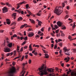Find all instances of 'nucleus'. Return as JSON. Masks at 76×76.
<instances>
[{
	"mask_svg": "<svg viewBox=\"0 0 76 76\" xmlns=\"http://www.w3.org/2000/svg\"><path fill=\"white\" fill-rule=\"evenodd\" d=\"M39 70L40 72H39L40 74V76H43V75H47L48 74V72L47 70H48V72H54L53 69L51 70V69H47V67L45 66H42L40 68H39Z\"/></svg>",
	"mask_w": 76,
	"mask_h": 76,
	"instance_id": "f257e3e1",
	"label": "nucleus"
},
{
	"mask_svg": "<svg viewBox=\"0 0 76 76\" xmlns=\"http://www.w3.org/2000/svg\"><path fill=\"white\" fill-rule=\"evenodd\" d=\"M60 8H60L56 7L55 9L54 12L57 15H60L63 12V8L61 7Z\"/></svg>",
	"mask_w": 76,
	"mask_h": 76,
	"instance_id": "f03ea898",
	"label": "nucleus"
},
{
	"mask_svg": "<svg viewBox=\"0 0 76 76\" xmlns=\"http://www.w3.org/2000/svg\"><path fill=\"white\" fill-rule=\"evenodd\" d=\"M16 72V70L15 68H13L11 69L10 71L9 72L10 76H13V74Z\"/></svg>",
	"mask_w": 76,
	"mask_h": 76,
	"instance_id": "7ed1b4c3",
	"label": "nucleus"
},
{
	"mask_svg": "<svg viewBox=\"0 0 76 76\" xmlns=\"http://www.w3.org/2000/svg\"><path fill=\"white\" fill-rule=\"evenodd\" d=\"M17 38V39H21V40H22L23 39L25 41H26V40H28V37H20L19 36H18Z\"/></svg>",
	"mask_w": 76,
	"mask_h": 76,
	"instance_id": "20e7f679",
	"label": "nucleus"
},
{
	"mask_svg": "<svg viewBox=\"0 0 76 76\" xmlns=\"http://www.w3.org/2000/svg\"><path fill=\"white\" fill-rule=\"evenodd\" d=\"M3 11V13H6V12H7L8 11V10H7V7H4L2 9Z\"/></svg>",
	"mask_w": 76,
	"mask_h": 76,
	"instance_id": "39448f33",
	"label": "nucleus"
},
{
	"mask_svg": "<svg viewBox=\"0 0 76 76\" xmlns=\"http://www.w3.org/2000/svg\"><path fill=\"white\" fill-rule=\"evenodd\" d=\"M28 63L26 62V63H23L22 64V66H23V71H22L21 72L20 74H22V73L24 72V71L25 70V69L24 68V67H25V64H27Z\"/></svg>",
	"mask_w": 76,
	"mask_h": 76,
	"instance_id": "423d86ee",
	"label": "nucleus"
},
{
	"mask_svg": "<svg viewBox=\"0 0 76 76\" xmlns=\"http://www.w3.org/2000/svg\"><path fill=\"white\" fill-rule=\"evenodd\" d=\"M4 51L5 53H9L10 51V49L9 48H7L4 49Z\"/></svg>",
	"mask_w": 76,
	"mask_h": 76,
	"instance_id": "0eeeda50",
	"label": "nucleus"
},
{
	"mask_svg": "<svg viewBox=\"0 0 76 76\" xmlns=\"http://www.w3.org/2000/svg\"><path fill=\"white\" fill-rule=\"evenodd\" d=\"M34 35V34L33 33V32H31L30 33H28V36L29 37H33Z\"/></svg>",
	"mask_w": 76,
	"mask_h": 76,
	"instance_id": "6e6552de",
	"label": "nucleus"
},
{
	"mask_svg": "<svg viewBox=\"0 0 76 76\" xmlns=\"http://www.w3.org/2000/svg\"><path fill=\"white\" fill-rule=\"evenodd\" d=\"M57 24L58 26H59L60 27V26H61L62 25V23H61L60 22L58 21L57 22Z\"/></svg>",
	"mask_w": 76,
	"mask_h": 76,
	"instance_id": "1a4fd4ad",
	"label": "nucleus"
},
{
	"mask_svg": "<svg viewBox=\"0 0 76 76\" xmlns=\"http://www.w3.org/2000/svg\"><path fill=\"white\" fill-rule=\"evenodd\" d=\"M12 17L14 18L13 19H16V13H13Z\"/></svg>",
	"mask_w": 76,
	"mask_h": 76,
	"instance_id": "9d476101",
	"label": "nucleus"
},
{
	"mask_svg": "<svg viewBox=\"0 0 76 76\" xmlns=\"http://www.w3.org/2000/svg\"><path fill=\"white\" fill-rule=\"evenodd\" d=\"M7 23L8 24V25H10V20L9 19H7Z\"/></svg>",
	"mask_w": 76,
	"mask_h": 76,
	"instance_id": "9b49d317",
	"label": "nucleus"
},
{
	"mask_svg": "<svg viewBox=\"0 0 76 76\" xmlns=\"http://www.w3.org/2000/svg\"><path fill=\"white\" fill-rule=\"evenodd\" d=\"M67 3V1H66L64 2V3L63 2L62 3V5L63 7H64V6H65V4H64L65 3Z\"/></svg>",
	"mask_w": 76,
	"mask_h": 76,
	"instance_id": "f8f14e48",
	"label": "nucleus"
},
{
	"mask_svg": "<svg viewBox=\"0 0 76 76\" xmlns=\"http://www.w3.org/2000/svg\"><path fill=\"white\" fill-rule=\"evenodd\" d=\"M64 50L65 52H66V51H69L70 49H67L66 48H64Z\"/></svg>",
	"mask_w": 76,
	"mask_h": 76,
	"instance_id": "ddd939ff",
	"label": "nucleus"
},
{
	"mask_svg": "<svg viewBox=\"0 0 76 76\" xmlns=\"http://www.w3.org/2000/svg\"><path fill=\"white\" fill-rule=\"evenodd\" d=\"M22 19H23V18H22V17H20L18 18L17 20H18V22H19V21H20V20H22Z\"/></svg>",
	"mask_w": 76,
	"mask_h": 76,
	"instance_id": "4468645a",
	"label": "nucleus"
},
{
	"mask_svg": "<svg viewBox=\"0 0 76 76\" xmlns=\"http://www.w3.org/2000/svg\"><path fill=\"white\" fill-rule=\"evenodd\" d=\"M30 21H31V23H35V21L34 20H33V19H29Z\"/></svg>",
	"mask_w": 76,
	"mask_h": 76,
	"instance_id": "2eb2a0df",
	"label": "nucleus"
},
{
	"mask_svg": "<svg viewBox=\"0 0 76 76\" xmlns=\"http://www.w3.org/2000/svg\"><path fill=\"white\" fill-rule=\"evenodd\" d=\"M42 23L41 22V21H39L38 22V25H39V26H41V24Z\"/></svg>",
	"mask_w": 76,
	"mask_h": 76,
	"instance_id": "dca6fc26",
	"label": "nucleus"
},
{
	"mask_svg": "<svg viewBox=\"0 0 76 76\" xmlns=\"http://www.w3.org/2000/svg\"><path fill=\"white\" fill-rule=\"evenodd\" d=\"M7 45L8 46V47H10V48H11L12 45V43H9Z\"/></svg>",
	"mask_w": 76,
	"mask_h": 76,
	"instance_id": "f3484780",
	"label": "nucleus"
},
{
	"mask_svg": "<svg viewBox=\"0 0 76 76\" xmlns=\"http://www.w3.org/2000/svg\"><path fill=\"white\" fill-rule=\"evenodd\" d=\"M13 37H17V35L16 34H14L13 36H11V39H13Z\"/></svg>",
	"mask_w": 76,
	"mask_h": 76,
	"instance_id": "a211bd4d",
	"label": "nucleus"
},
{
	"mask_svg": "<svg viewBox=\"0 0 76 76\" xmlns=\"http://www.w3.org/2000/svg\"><path fill=\"white\" fill-rule=\"evenodd\" d=\"M45 58H48L49 56H48V54H45Z\"/></svg>",
	"mask_w": 76,
	"mask_h": 76,
	"instance_id": "6ab92c4d",
	"label": "nucleus"
},
{
	"mask_svg": "<svg viewBox=\"0 0 76 76\" xmlns=\"http://www.w3.org/2000/svg\"><path fill=\"white\" fill-rule=\"evenodd\" d=\"M26 25H27V24H25L23 25H21V26L20 27V28H23L24 27H25L26 26Z\"/></svg>",
	"mask_w": 76,
	"mask_h": 76,
	"instance_id": "aec40b11",
	"label": "nucleus"
},
{
	"mask_svg": "<svg viewBox=\"0 0 76 76\" xmlns=\"http://www.w3.org/2000/svg\"><path fill=\"white\" fill-rule=\"evenodd\" d=\"M71 75L72 76H76V73H71Z\"/></svg>",
	"mask_w": 76,
	"mask_h": 76,
	"instance_id": "412c9836",
	"label": "nucleus"
},
{
	"mask_svg": "<svg viewBox=\"0 0 76 76\" xmlns=\"http://www.w3.org/2000/svg\"><path fill=\"white\" fill-rule=\"evenodd\" d=\"M21 57V56H19L15 58L13 60H16L17 58H20Z\"/></svg>",
	"mask_w": 76,
	"mask_h": 76,
	"instance_id": "4be33fe9",
	"label": "nucleus"
},
{
	"mask_svg": "<svg viewBox=\"0 0 76 76\" xmlns=\"http://www.w3.org/2000/svg\"><path fill=\"white\" fill-rule=\"evenodd\" d=\"M72 50H73V52L74 53H76V49H72Z\"/></svg>",
	"mask_w": 76,
	"mask_h": 76,
	"instance_id": "5701e85b",
	"label": "nucleus"
},
{
	"mask_svg": "<svg viewBox=\"0 0 76 76\" xmlns=\"http://www.w3.org/2000/svg\"><path fill=\"white\" fill-rule=\"evenodd\" d=\"M26 11H27L28 13L29 14V15H31V12H30V11H29V10L27 9L26 10Z\"/></svg>",
	"mask_w": 76,
	"mask_h": 76,
	"instance_id": "b1692460",
	"label": "nucleus"
},
{
	"mask_svg": "<svg viewBox=\"0 0 76 76\" xmlns=\"http://www.w3.org/2000/svg\"><path fill=\"white\" fill-rule=\"evenodd\" d=\"M42 50H43L44 53H48V52L47 51L44 50L43 49H42Z\"/></svg>",
	"mask_w": 76,
	"mask_h": 76,
	"instance_id": "393cba45",
	"label": "nucleus"
},
{
	"mask_svg": "<svg viewBox=\"0 0 76 76\" xmlns=\"http://www.w3.org/2000/svg\"><path fill=\"white\" fill-rule=\"evenodd\" d=\"M62 28H61V29H63V30H64V29H66V26H62Z\"/></svg>",
	"mask_w": 76,
	"mask_h": 76,
	"instance_id": "a878e982",
	"label": "nucleus"
},
{
	"mask_svg": "<svg viewBox=\"0 0 76 76\" xmlns=\"http://www.w3.org/2000/svg\"><path fill=\"white\" fill-rule=\"evenodd\" d=\"M57 45H54V49H56L57 48Z\"/></svg>",
	"mask_w": 76,
	"mask_h": 76,
	"instance_id": "bb28decb",
	"label": "nucleus"
},
{
	"mask_svg": "<svg viewBox=\"0 0 76 76\" xmlns=\"http://www.w3.org/2000/svg\"><path fill=\"white\" fill-rule=\"evenodd\" d=\"M26 9H28V7H29V4H26Z\"/></svg>",
	"mask_w": 76,
	"mask_h": 76,
	"instance_id": "cd10ccee",
	"label": "nucleus"
},
{
	"mask_svg": "<svg viewBox=\"0 0 76 76\" xmlns=\"http://www.w3.org/2000/svg\"><path fill=\"white\" fill-rule=\"evenodd\" d=\"M69 18V15H66L65 16V19H67Z\"/></svg>",
	"mask_w": 76,
	"mask_h": 76,
	"instance_id": "c85d7f7f",
	"label": "nucleus"
},
{
	"mask_svg": "<svg viewBox=\"0 0 76 76\" xmlns=\"http://www.w3.org/2000/svg\"><path fill=\"white\" fill-rule=\"evenodd\" d=\"M68 38H69V39L70 40H71V39H72V36H69Z\"/></svg>",
	"mask_w": 76,
	"mask_h": 76,
	"instance_id": "c756f323",
	"label": "nucleus"
},
{
	"mask_svg": "<svg viewBox=\"0 0 76 76\" xmlns=\"http://www.w3.org/2000/svg\"><path fill=\"white\" fill-rule=\"evenodd\" d=\"M55 28H56V29H57V28H58V27L57 25H56L54 26Z\"/></svg>",
	"mask_w": 76,
	"mask_h": 76,
	"instance_id": "7c9ffc66",
	"label": "nucleus"
},
{
	"mask_svg": "<svg viewBox=\"0 0 76 76\" xmlns=\"http://www.w3.org/2000/svg\"><path fill=\"white\" fill-rule=\"evenodd\" d=\"M59 45L60 46H61V47H62V45H63V43L61 42L59 44Z\"/></svg>",
	"mask_w": 76,
	"mask_h": 76,
	"instance_id": "2f4dec72",
	"label": "nucleus"
},
{
	"mask_svg": "<svg viewBox=\"0 0 76 76\" xmlns=\"http://www.w3.org/2000/svg\"><path fill=\"white\" fill-rule=\"evenodd\" d=\"M65 55H67V56H70V54L69 53H65Z\"/></svg>",
	"mask_w": 76,
	"mask_h": 76,
	"instance_id": "473e14b6",
	"label": "nucleus"
},
{
	"mask_svg": "<svg viewBox=\"0 0 76 76\" xmlns=\"http://www.w3.org/2000/svg\"><path fill=\"white\" fill-rule=\"evenodd\" d=\"M58 32H59V30L58 29L56 31V34H58Z\"/></svg>",
	"mask_w": 76,
	"mask_h": 76,
	"instance_id": "72a5a7b5",
	"label": "nucleus"
},
{
	"mask_svg": "<svg viewBox=\"0 0 76 76\" xmlns=\"http://www.w3.org/2000/svg\"><path fill=\"white\" fill-rule=\"evenodd\" d=\"M26 41H24V42L22 44V45H23L24 44H26Z\"/></svg>",
	"mask_w": 76,
	"mask_h": 76,
	"instance_id": "f704fd0d",
	"label": "nucleus"
},
{
	"mask_svg": "<svg viewBox=\"0 0 76 76\" xmlns=\"http://www.w3.org/2000/svg\"><path fill=\"white\" fill-rule=\"evenodd\" d=\"M37 16H41V14H40L39 13H37Z\"/></svg>",
	"mask_w": 76,
	"mask_h": 76,
	"instance_id": "c9c22d12",
	"label": "nucleus"
},
{
	"mask_svg": "<svg viewBox=\"0 0 76 76\" xmlns=\"http://www.w3.org/2000/svg\"><path fill=\"white\" fill-rule=\"evenodd\" d=\"M25 1H23L22 2H21L20 3V4L21 5V4H23V3H24V4H25Z\"/></svg>",
	"mask_w": 76,
	"mask_h": 76,
	"instance_id": "e433bc0d",
	"label": "nucleus"
},
{
	"mask_svg": "<svg viewBox=\"0 0 76 76\" xmlns=\"http://www.w3.org/2000/svg\"><path fill=\"white\" fill-rule=\"evenodd\" d=\"M25 71H24V72H23V74H22L20 76H24V74H25Z\"/></svg>",
	"mask_w": 76,
	"mask_h": 76,
	"instance_id": "4c0bfd02",
	"label": "nucleus"
},
{
	"mask_svg": "<svg viewBox=\"0 0 76 76\" xmlns=\"http://www.w3.org/2000/svg\"><path fill=\"white\" fill-rule=\"evenodd\" d=\"M41 31H42V32H44V28H42L41 29Z\"/></svg>",
	"mask_w": 76,
	"mask_h": 76,
	"instance_id": "58836bf2",
	"label": "nucleus"
},
{
	"mask_svg": "<svg viewBox=\"0 0 76 76\" xmlns=\"http://www.w3.org/2000/svg\"><path fill=\"white\" fill-rule=\"evenodd\" d=\"M22 51H23V47H22L20 49V52H22Z\"/></svg>",
	"mask_w": 76,
	"mask_h": 76,
	"instance_id": "ea45409f",
	"label": "nucleus"
},
{
	"mask_svg": "<svg viewBox=\"0 0 76 76\" xmlns=\"http://www.w3.org/2000/svg\"><path fill=\"white\" fill-rule=\"evenodd\" d=\"M31 60L29 59L28 61L29 63L30 64H31Z\"/></svg>",
	"mask_w": 76,
	"mask_h": 76,
	"instance_id": "a19ab883",
	"label": "nucleus"
},
{
	"mask_svg": "<svg viewBox=\"0 0 76 76\" xmlns=\"http://www.w3.org/2000/svg\"><path fill=\"white\" fill-rule=\"evenodd\" d=\"M24 58V56H23L21 58V61H23V60Z\"/></svg>",
	"mask_w": 76,
	"mask_h": 76,
	"instance_id": "79ce46f5",
	"label": "nucleus"
},
{
	"mask_svg": "<svg viewBox=\"0 0 76 76\" xmlns=\"http://www.w3.org/2000/svg\"><path fill=\"white\" fill-rule=\"evenodd\" d=\"M61 37H63V36H64V34L63 33H61Z\"/></svg>",
	"mask_w": 76,
	"mask_h": 76,
	"instance_id": "37998d69",
	"label": "nucleus"
},
{
	"mask_svg": "<svg viewBox=\"0 0 76 76\" xmlns=\"http://www.w3.org/2000/svg\"><path fill=\"white\" fill-rule=\"evenodd\" d=\"M21 10L20 9H19L18 10V12H19V13L21 12Z\"/></svg>",
	"mask_w": 76,
	"mask_h": 76,
	"instance_id": "c03bdc74",
	"label": "nucleus"
},
{
	"mask_svg": "<svg viewBox=\"0 0 76 76\" xmlns=\"http://www.w3.org/2000/svg\"><path fill=\"white\" fill-rule=\"evenodd\" d=\"M10 53H8L7 54V56H9L10 55Z\"/></svg>",
	"mask_w": 76,
	"mask_h": 76,
	"instance_id": "a18cd8bd",
	"label": "nucleus"
},
{
	"mask_svg": "<svg viewBox=\"0 0 76 76\" xmlns=\"http://www.w3.org/2000/svg\"><path fill=\"white\" fill-rule=\"evenodd\" d=\"M4 32V30H0V32H1V33H3Z\"/></svg>",
	"mask_w": 76,
	"mask_h": 76,
	"instance_id": "49530a36",
	"label": "nucleus"
},
{
	"mask_svg": "<svg viewBox=\"0 0 76 76\" xmlns=\"http://www.w3.org/2000/svg\"><path fill=\"white\" fill-rule=\"evenodd\" d=\"M36 38H39V37L38 35H37L35 37Z\"/></svg>",
	"mask_w": 76,
	"mask_h": 76,
	"instance_id": "de8ad7c7",
	"label": "nucleus"
},
{
	"mask_svg": "<svg viewBox=\"0 0 76 76\" xmlns=\"http://www.w3.org/2000/svg\"><path fill=\"white\" fill-rule=\"evenodd\" d=\"M26 31H25L24 32V35H25V36L26 35Z\"/></svg>",
	"mask_w": 76,
	"mask_h": 76,
	"instance_id": "09e8293b",
	"label": "nucleus"
},
{
	"mask_svg": "<svg viewBox=\"0 0 76 76\" xmlns=\"http://www.w3.org/2000/svg\"><path fill=\"white\" fill-rule=\"evenodd\" d=\"M28 48V46H24V49H27V48Z\"/></svg>",
	"mask_w": 76,
	"mask_h": 76,
	"instance_id": "8fccbe9b",
	"label": "nucleus"
},
{
	"mask_svg": "<svg viewBox=\"0 0 76 76\" xmlns=\"http://www.w3.org/2000/svg\"><path fill=\"white\" fill-rule=\"evenodd\" d=\"M16 22H13L12 24H11V25H13V24H14V25H16Z\"/></svg>",
	"mask_w": 76,
	"mask_h": 76,
	"instance_id": "3c124183",
	"label": "nucleus"
},
{
	"mask_svg": "<svg viewBox=\"0 0 76 76\" xmlns=\"http://www.w3.org/2000/svg\"><path fill=\"white\" fill-rule=\"evenodd\" d=\"M18 34L19 35H20V36H23V34H21L20 33H18Z\"/></svg>",
	"mask_w": 76,
	"mask_h": 76,
	"instance_id": "603ef678",
	"label": "nucleus"
},
{
	"mask_svg": "<svg viewBox=\"0 0 76 76\" xmlns=\"http://www.w3.org/2000/svg\"><path fill=\"white\" fill-rule=\"evenodd\" d=\"M6 4L7 6H8V5H9V3L7 2H6L5 3Z\"/></svg>",
	"mask_w": 76,
	"mask_h": 76,
	"instance_id": "864d4df0",
	"label": "nucleus"
},
{
	"mask_svg": "<svg viewBox=\"0 0 76 76\" xmlns=\"http://www.w3.org/2000/svg\"><path fill=\"white\" fill-rule=\"evenodd\" d=\"M34 55H35V56H37V54H38L37 53V52H35L34 53Z\"/></svg>",
	"mask_w": 76,
	"mask_h": 76,
	"instance_id": "5fc2aeb1",
	"label": "nucleus"
},
{
	"mask_svg": "<svg viewBox=\"0 0 76 76\" xmlns=\"http://www.w3.org/2000/svg\"><path fill=\"white\" fill-rule=\"evenodd\" d=\"M21 13L22 15H23L24 13L23 11H22L21 12H20Z\"/></svg>",
	"mask_w": 76,
	"mask_h": 76,
	"instance_id": "6e6d98bb",
	"label": "nucleus"
},
{
	"mask_svg": "<svg viewBox=\"0 0 76 76\" xmlns=\"http://www.w3.org/2000/svg\"><path fill=\"white\" fill-rule=\"evenodd\" d=\"M37 1H36L35 0H34L33 1V3H35H35H37Z\"/></svg>",
	"mask_w": 76,
	"mask_h": 76,
	"instance_id": "4d7b16f0",
	"label": "nucleus"
},
{
	"mask_svg": "<svg viewBox=\"0 0 76 76\" xmlns=\"http://www.w3.org/2000/svg\"><path fill=\"white\" fill-rule=\"evenodd\" d=\"M29 55H30V56H32V53H29Z\"/></svg>",
	"mask_w": 76,
	"mask_h": 76,
	"instance_id": "13d9d810",
	"label": "nucleus"
},
{
	"mask_svg": "<svg viewBox=\"0 0 76 76\" xmlns=\"http://www.w3.org/2000/svg\"><path fill=\"white\" fill-rule=\"evenodd\" d=\"M60 41H62V40L61 39H59L58 40V42H60Z\"/></svg>",
	"mask_w": 76,
	"mask_h": 76,
	"instance_id": "bf43d9fd",
	"label": "nucleus"
},
{
	"mask_svg": "<svg viewBox=\"0 0 76 76\" xmlns=\"http://www.w3.org/2000/svg\"><path fill=\"white\" fill-rule=\"evenodd\" d=\"M10 35H13V33H12V32H10Z\"/></svg>",
	"mask_w": 76,
	"mask_h": 76,
	"instance_id": "052dcab7",
	"label": "nucleus"
},
{
	"mask_svg": "<svg viewBox=\"0 0 76 76\" xmlns=\"http://www.w3.org/2000/svg\"><path fill=\"white\" fill-rule=\"evenodd\" d=\"M51 35H52L53 37H54V34H53V33H51Z\"/></svg>",
	"mask_w": 76,
	"mask_h": 76,
	"instance_id": "680f3d73",
	"label": "nucleus"
},
{
	"mask_svg": "<svg viewBox=\"0 0 76 76\" xmlns=\"http://www.w3.org/2000/svg\"><path fill=\"white\" fill-rule=\"evenodd\" d=\"M15 64H16V63L15 62L12 63V64L13 65V66H15Z\"/></svg>",
	"mask_w": 76,
	"mask_h": 76,
	"instance_id": "e2e57ef3",
	"label": "nucleus"
},
{
	"mask_svg": "<svg viewBox=\"0 0 76 76\" xmlns=\"http://www.w3.org/2000/svg\"><path fill=\"white\" fill-rule=\"evenodd\" d=\"M76 35V34H72V36H75V35Z\"/></svg>",
	"mask_w": 76,
	"mask_h": 76,
	"instance_id": "0e129e2a",
	"label": "nucleus"
},
{
	"mask_svg": "<svg viewBox=\"0 0 76 76\" xmlns=\"http://www.w3.org/2000/svg\"><path fill=\"white\" fill-rule=\"evenodd\" d=\"M29 48H32V46H31V45H30L29 46Z\"/></svg>",
	"mask_w": 76,
	"mask_h": 76,
	"instance_id": "69168bd1",
	"label": "nucleus"
},
{
	"mask_svg": "<svg viewBox=\"0 0 76 76\" xmlns=\"http://www.w3.org/2000/svg\"><path fill=\"white\" fill-rule=\"evenodd\" d=\"M35 47H38H38H39V45H36L35 46Z\"/></svg>",
	"mask_w": 76,
	"mask_h": 76,
	"instance_id": "338daca9",
	"label": "nucleus"
},
{
	"mask_svg": "<svg viewBox=\"0 0 76 76\" xmlns=\"http://www.w3.org/2000/svg\"><path fill=\"white\" fill-rule=\"evenodd\" d=\"M52 48H53V47H54V44H52L51 45V46Z\"/></svg>",
	"mask_w": 76,
	"mask_h": 76,
	"instance_id": "774afa93",
	"label": "nucleus"
}]
</instances>
